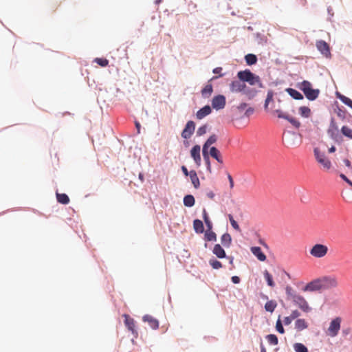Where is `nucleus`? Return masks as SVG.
Instances as JSON below:
<instances>
[{
    "label": "nucleus",
    "mask_w": 352,
    "mask_h": 352,
    "mask_svg": "<svg viewBox=\"0 0 352 352\" xmlns=\"http://www.w3.org/2000/svg\"><path fill=\"white\" fill-rule=\"evenodd\" d=\"M209 155L215 159L219 163L223 164V158L220 151L214 146L210 148Z\"/></svg>",
    "instance_id": "19"
},
{
    "label": "nucleus",
    "mask_w": 352,
    "mask_h": 352,
    "mask_svg": "<svg viewBox=\"0 0 352 352\" xmlns=\"http://www.w3.org/2000/svg\"><path fill=\"white\" fill-rule=\"evenodd\" d=\"M237 76L241 81L248 82L251 85H258L260 87L262 86L260 78L258 76L255 75L251 72L249 69L239 72Z\"/></svg>",
    "instance_id": "1"
},
{
    "label": "nucleus",
    "mask_w": 352,
    "mask_h": 352,
    "mask_svg": "<svg viewBox=\"0 0 352 352\" xmlns=\"http://www.w3.org/2000/svg\"><path fill=\"white\" fill-rule=\"evenodd\" d=\"M213 91V87L212 84L208 83L202 89L201 93L204 98H209Z\"/></svg>",
    "instance_id": "22"
},
{
    "label": "nucleus",
    "mask_w": 352,
    "mask_h": 352,
    "mask_svg": "<svg viewBox=\"0 0 352 352\" xmlns=\"http://www.w3.org/2000/svg\"><path fill=\"white\" fill-rule=\"evenodd\" d=\"M341 132L344 136L352 139V129L349 126H343L341 129Z\"/></svg>",
    "instance_id": "38"
},
{
    "label": "nucleus",
    "mask_w": 352,
    "mask_h": 352,
    "mask_svg": "<svg viewBox=\"0 0 352 352\" xmlns=\"http://www.w3.org/2000/svg\"><path fill=\"white\" fill-rule=\"evenodd\" d=\"M228 180H229V182H230V188H232L234 187L233 179H232V176L230 174L228 175Z\"/></svg>",
    "instance_id": "54"
},
{
    "label": "nucleus",
    "mask_w": 352,
    "mask_h": 352,
    "mask_svg": "<svg viewBox=\"0 0 352 352\" xmlns=\"http://www.w3.org/2000/svg\"><path fill=\"white\" fill-rule=\"evenodd\" d=\"M329 251V248L326 245L316 243L309 250V254L314 258H320L324 257Z\"/></svg>",
    "instance_id": "4"
},
{
    "label": "nucleus",
    "mask_w": 352,
    "mask_h": 352,
    "mask_svg": "<svg viewBox=\"0 0 352 352\" xmlns=\"http://www.w3.org/2000/svg\"><path fill=\"white\" fill-rule=\"evenodd\" d=\"M340 177L352 186V182L350 181L344 174H340Z\"/></svg>",
    "instance_id": "52"
},
{
    "label": "nucleus",
    "mask_w": 352,
    "mask_h": 352,
    "mask_svg": "<svg viewBox=\"0 0 352 352\" xmlns=\"http://www.w3.org/2000/svg\"><path fill=\"white\" fill-rule=\"evenodd\" d=\"M293 303L299 307L305 313L310 312L312 309L309 306L308 302L302 295L298 294L296 296H293L292 300Z\"/></svg>",
    "instance_id": "5"
},
{
    "label": "nucleus",
    "mask_w": 352,
    "mask_h": 352,
    "mask_svg": "<svg viewBox=\"0 0 352 352\" xmlns=\"http://www.w3.org/2000/svg\"><path fill=\"white\" fill-rule=\"evenodd\" d=\"M204 160L206 162V166H207V170L210 173H211L212 170H211V165H210V161L209 155H204Z\"/></svg>",
    "instance_id": "47"
},
{
    "label": "nucleus",
    "mask_w": 352,
    "mask_h": 352,
    "mask_svg": "<svg viewBox=\"0 0 352 352\" xmlns=\"http://www.w3.org/2000/svg\"><path fill=\"white\" fill-rule=\"evenodd\" d=\"M193 228L197 233H203L204 231V224L199 219H195L193 221Z\"/></svg>",
    "instance_id": "27"
},
{
    "label": "nucleus",
    "mask_w": 352,
    "mask_h": 352,
    "mask_svg": "<svg viewBox=\"0 0 352 352\" xmlns=\"http://www.w3.org/2000/svg\"><path fill=\"white\" fill-rule=\"evenodd\" d=\"M276 329L278 333H280L281 334H283L285 333V329L283 328V324H282V322H281L280 318H278V319L276 321Z\"/></svg>",
    "instance_id": "43"
},
{
    "label": "nucleus",
    "mask_w": 352,
    "mask_h": 352,
    "mask_svg": "<svg viewBox=\"0 0 352 352\" xmlns=\"http://www.w3.org/2000/svg\"><path fill=\"white\" fill-rule=\"evenodd\" d=\"M247 107V104L246 103H241L239 106V109H244L245 107Z\"/></svg>",
    "instance_id": "58"
},
{
    "label": "nucleus",
    "mask_w": 352,
    "mask_h": 352,
    "mask_svg": "<svg viewBox=\"0 0 352 352\" xmlns=\"http://www.w3.org/2000/svg\"><path fill=\"white\" fill-rule=\"evenodd\" d=\"M162 0H156V3H160Z\"/></svg>",
    "instance_id": "64"
},
{
    "label": "nucleus",
    "mask_w": 352,
    "mask_h": 352,
    "mask_svg": "<svg viewBox=\"0 0 352 352\" xmlns=\"http://www.w3.org/2000/svg\"><path fill=\"white\" fill-rule=\"evenodd\" d=\"M189 176L194 187L195 188H198L199 187L200 182L197 177V173L195 170H190L189 173Z\"/></svg>",
    "instance_id": "24"
},
{
    "label": "nucleus",
    "mask_w": 352,
    "mask_h": 352,
    "mask_svg": "<svg viewBox=\"0 0 352 352\" xmlns=\"http://www.w3.org/2000/svg\"><path fill=\"white\" fill-rule=\"evenodd\" d=\"M286 91L289 94V95L292 97L295 100H302L303 96L297 90L292 88L286 89Z\"/></svg>",
    "instance_id": "23"
},
{
    "label": "nucleus",
    "mask_w": 352,
    "mask_h": 352,
    "mask_svg": "<svg viewBox=\"0 0 352 352\" xmlns=\"http://www.w3.org/2000/svg\"><path fill=\"white\" fill-rule=\"evenodd\" d=\"M124 324L129 331H130L135 337L138 336V332L135 329V323L133 318H131L128 314H124Z\"/></svg>",
    "instance_id": "12"
},
{
    "label": "nucleus",
    "mask_w": 352,
    "mask_h": 352,
    "mask_svg": "<svg viewBox=\"0 0 352 352\" xmlns=\"http://www.w3.org/2000/svg\"><path fill=\"white\" fill-rule=\"evenodd\" d=\"M212 252L219 258H223L226 257V252L219 244L214 245Z\"/></svg>",
    "instance_id": "21"
},
{
    "label": "nucleus",
    "mask_w": 352,
    "mask_h": 352,
    "mask_svg": "<svg viewBox=\"0 0 352 352\" xmlns=\"http://www.w3.org/2000/svg\"><path fill=\"white\" fill-rule=\"evenodd\" d=\"M222 67H218L213 69L212 72L215 74H219V76H223V75L221 74Z\"/></svg>",
    "instance_id": "50"
},
{
    "label": "nucleus",
    "mask_w": 352,
    "mask_h": 352,
    "mask_svg": "<svg viewBox=\"0 0 352 352\" xmlns=\"http://www.w3.org/2000/svg\"><path fill=\"white\" fill-rule=\"evenodd\" d=\"M274 92L272 90H269L267 94V98L265 101V108L267 109L270 101L273 100Z\"/></svg>",
    "instance_id": "42"
},
{
    "label": "nucleus",
    "mask_w": 352,
    "mask_h": 352,
    "mask_svg": "<svg viewBox=\"0 0 352 352\" xmlns=\"http://www.w3.org/2000/svg\"><path fill=\"white\" fill-rule=\"evenodd\" d=\"M210 146H207L206 147H205V144L203 145V148H202V154H203V156L204 155H209V152H208V148H209Z\"/></svg>",
    "instance_id": "51"
},
{
    "label": "nucleus",
    "mask_w": 352,
    "mask_h": 352,
    "mask_svg": "<svg viewBox=\"0 0 352 352\" xmlns=\"http://www.w3.org/2000/svg\"><path fill=\"white\" fill-rule=\"evenodd\" d=\"M222 245L226 248H229L232 243V237L229 233L223 234L221 237Z\"/></svg>",
    "instance_id": "25"
},
{
    "label": "nucleus",
    "mask_w": 352,
    "mask_h": 352,
    "mask_svg": "<svg viewBox=\"0 0 352 352\" xmlns=\"http://www.w3.org/2000/svg\"><path fill=\"white\" fill-rule=\"evenodd\" d=\"M336 151V147L334 146H332L331 148H329V153H334Z\"/></svg>",
    "instance_id": "60"
},
{
    "label": "nucleus",
    "mask_w": 352,
    "mask_h": 352,
    "mask_svg": "<svg viewBox=\"0 0 352 352\" xmlns=\"http://www.w3.org/2000/svg\"><path fill=\"white\" fill-rule=\"evenodd\" d=\"M300 316V313L297 310H293L290 314L292 319H298V318Z\"/></svg>",
    "instance_id": "48"
},
{
    "label": "nucleus",
    "mask_w": 352,
    "mask_h": 352,
    "mask_svg": "<svg viewBox=\"0 0 352 352\" xmlns=\"http://www.w3.org/2000/svg\"><path fill=\"white\" fill-rule=\"evenodd\" d=\"M338 98L344 104L349 106L352 109V100L341 94L338 95Z\"/></svg>",
    "instance_id": "39"
},
{
    "label": "nucleus",
    "mask_w": 352,
    "mask_h": 352,
    "mask_svg": "<svg viewBox=\"0 0 352 352\" xmlns=\"http://www.w3.org/2000/svg\"><path fill=\"white\" fill-rule=\"evenodd\" d=\"M261 352H267L265 348L263 346L261 348Z\"/></svg>",
    "instance_id": "61"
},
{
    "label": "nucleus",
    "mask_w": 352,
    "mask_h": 352,
    "mask_svg": "<svg viewBox=\"0 0 352 352\" xmlns=\"http://www.w3.org/2000/svg\"><path fill=\"white\" fill-rule=\"evenodd\" d=\"M195 129V124L193 121H188L182 133V138L188 139L193 134Z\"/></svg>",
    "instance_id": "11"
},
{
    "label": "nucleus",
    "mask_w": 352,
    "mask_h": 352,
    "mask_svg": "<svg viewBox=\"0 0 352 352\" xmlns=\"http://www.w3.org/2000/svg\"><path fill=\"white\" fill-rule=\"evenodd\" d=\"M253 111H254V109H252V108H249L248 109H247L245 114L248 116V115H250V113H253Z\"/></svg>",
    "instance_id": "59"
},
{
    "label": "nucleus",
    "mask_w": 352,
    "mask_h": 352,
    "mask_svg": "<svg viewBox=\"0 0 352 352\" xmlns=\"http://www.w3.org/2000/svg\"><path fill=\"white\" fill-rule=\"evenodd\" d=\"M135 125H136V127L138 128V131H140V124L139 123H138V122H137V123L135 124ZM139 132H140V131H138V133H139Z\"/></svg>",
    "instance_id": "62"
},
{
    "label": "nucleus",
    "mask_w": 352,
    "mask_h": 352,
    "mask_svg": "<svg viewBox=\"0 0 352 352\" xmlns=\"http://www.w3.org/2000/svg\"><path fill=\"white\" fill-rule=\"evenodd\" d=\"M309 327L308 322L303 318H298L295 321L294 328L297 331H302Z\"/></svg>",
    "instance_id": "17"
},
{
    "label": "nucleus",
    "mask_w": 352,
    "mask_h": 352,
    "mask_svg": "<svg viewBox=\"0 0 352 352\" xmlns=\"http://www.w3.org/2000/svg\"><path fill=\"white\" fill-rule=\"evenodd\" d=\"M216 78H217V76H214V77H212V78L210 79V80H214V79H216Z\"/></svg>",
    "instance_id": "63"
},
{
    "label": "nucleus",
    "mask_w": 352,
    "mask_h": 352,
    "mask_svg": "<svg viewBox=\"0 0 352 352\" xmlns=\"http://www.w3.org/2000/svg\"><path fill=\"white\" fill-rule=\"evenodd\" d=\"M207 196H208V197H209L210 199H212L214 198V194L212 191H210V192H208L207 193Z\"/></svg>",
    "instance_id": "57"
},
{
    "label": "nucleus",
    "mask_w": 352,
    "mask_h": 352,
    "mask_svg": "<svg viewBox=\"0 0 352 352\" xmlns=\"http://www.w3.org/2000/svg\"><path fill=\"white\" fill-rule=\"evenodd\" d=\"M230 222L234 229H235L237 231H240V228L237 222L234 219L232 214L228 215Z\"/></svg>",
    "instance_id": "45"
},
{
    "label": "nucleus",
    "mask_w": 352,
    "mask_h": 352,
    "mask_svg": "<svg viewBox=\"0 0 352 352\" xmlns=\"http://www.w3.org/2000/svg\"><path fill=\"white\" fill-rule=\"evenodd\" d=\"M182 170L183 172V173L184 174L185 176H188L189 175V173L187 168L185 166H182Z\"/></svg>",
    "instance_id": "55"
},
{
    "label": "nucleus",
    "mask_w": 352,
    "mask_h": 352,
    "mask_svg": "<svg viewBox=\"0 0 352 352\" xmlns=\"http://www.w3.org/2000/svg\"><path fill=\"white\" fill-rule=\"evenodd\" d=\"M298 88L302 91L306 98L309 100H316L319 95L318 89L311 88V84L307 80H303L298 85Z\"/></svg>",
    "instance_id": "2"
},
{
    "label": "nucleus",
    "mask_w": 352,
    "mask_h": 352,
    "mask_svg": "<svg viewBox=\"0 0 352 352\" xmlns=\"http://www.w3.org/2000/svg\"><path fill=\"white\" fill-rule=\"evenodd\" d=\"M304 292H317L322 290L320 278L308 283L302 289Z\"/></svg>",
    "instance_id": "9"
},
{
    "label": "nucleus",
    "mask_w": 352,
    "mask_h": 352,
    "mask_svg": "<svg viewBox=\"0 0 352 352\" xmlns=\"http://www.w3.org/2000/svg\"><path fill=\"white\" fill-rule=\"evenodd\" d=\"M267 342L272 345H276L278 343V338L274 334H269L266 336Z\"/></svg>",
    "instance_id": "36"
},
{
    "label": "nucleus",
    "mask_w": 352,
    "mask_h": 352,
    "mask_svg": "<svg viewBox=\"0 0 352 352\" xmlns=\"http://www.w3.org/2000/svg\"><path fill=\"white\" fill-rule=\"evenodd\" d=\"M143 321L147 322L150 327L153 329H157L159 327L158 320L150 315H145L143 316Z\"/></svg>",
    "instance_id": "16"
},
{
    "label": "nucleus",
    "mask_w": 352,
    "mask_h": 352,
    "mask_svg": "<svg viewBox=\"0 0 352 352\" xmlns=\"http://www.w3.org/2000/svg\"><path fill=\"white\" fill-rule=\"evenodd\" d=\"M342 319L340 317H336L333 319L327 329V334L330 337H336L340 329Z\"/></svg>",
    "instance_id": "7"
},
{
    "label": "nucleus",
    "mask_w": 352,
    "mask_h": 352,
    "mask_svg": "<svg viewBox=\"0 0 352 352\" xmlns=\"http://www.w3.org/2000/svg\"><path fill=\"white\" fill-rule=\"evenodd\" d=\"M285 292L287 296V299L289 300H292L293 299V296H296L298 294L293 290V289L290 286H287L285 288Z\"/></svg>",
    "instance_id": "37"
},
{
    "label": "nucleus",
    "mask_w": 352,
    "mask_h": 352,
    "mask_svg": "<svg viewBox=\"0 0 352 352\" xmlns=\"http://www.w3.org/2000/svg\"><path fill=\"white\" fill-rule=\"evenodd\" d=\"M298 113L302 118H308L311 116V109L308 107L302 106V107H300L298 109Z\"/></svg>",
    "instance_id": "26"
},
{
    "label": "nucleus",
    "mask_w": 352,
    "mask_h": 352,
    "mask_svg": "<svg viewBox=\"0 0 352 352\" xmlns=\"http://www.w3.org/2000/svg\"><path fill=\"white\" fill-rule=\"evenodd\" d=\"M293 319H292L291 316H287V317H285L284 319H283V323L285 324V325H289L292 323Z\"/></svg>",
    "instance_id": "49"
},
{
    "label": "nucleus",
    "mask_w": 352,
    "mask_h": 352,
    "mask_svg": "<svg viewBox=\"0 0 352 352\" xmlns=\"http://www.w3.org/2000/svg\"><path fill=\"white\" fill-rule=\"evenodd\" d=\"M314 153L318 163L322 166L324 170H329L332 167V164L324 153H322L318 148H315Z\"/></svg>",
    "instance_id": "3"
},
{
    "label": "nucleus",
    "mask_w": 352,
    "mask_h": 352,
    "mask_svg": "<svg viewBox=\"0 0 352 352\" xmlns=\"http://www.w3.org/2000/svg\"><path fill=\"white\" fill-rule=\"evenodd\" d=\"M246 63L249 65H254L257 61V57L253 54H248L245 56Z\"/></svg>",
    "instance_id": "32"
},
{
    "label": "nucleus",
    "mask_w": 352,
    "mask_h": 352,
    "mask_svg": "<svg viewBox=\"0 0 352 352\" xmlns=\"http://www.w3.org/2000/svg\"><path fill=\"white\" fill-rule=\"evenodd\" d=\"M294 349L296 352H308L307 348L302 343H295Z\"/></svg>",
    "instance_id": "35"
},
{
    "label": "nucleus",
    "mask_w": 352,
    "mask_h": 352,
    "mask_svg": "<svg viewBox=\"0 0 352 352\" xmlns=\"http://www.w3.org/2000/svg\"><path fill=\"white\" fill-rule=\"evenodd\" d=\"M200 150L201 148L199 145H195L190 151V155L197 166H199L201 164Z\"/></svg>",
    "instance_id": "13"
},
{
    "label": "nucleus",
    "mask_w": 352,
    "mask_h": 352,
    "mask_svg": "<svg viewBox=\"0 0 352 352\" xmlns=\"http://www.w3.org/2000/svg\"><path fill=\"white\" fill-rule=\"evenodd\" d=\"M275 112L277 114V117L278 118H282V119L287 120L295 128L298 129L300 126L301 124H300V121L298 120L294 117L289 116L288 114L284 113L280 109H277L275 111Z\"/></svg>",
    "instance_id": "8"
},
{
    "label": "nucleus",
    "mask_w": 352,
    "mask_h": 352,
    "mask_svg": "<svg viewBox=\"0 0 352 352\" xmlns=\"http://www.w3.org/2000/svg\"><path fill=\"white\" fill-rule=\"evenodd\" d=\"M264 276L267 283V285L272 287H274L275 284L272 278V276L269 273L267 270H265Z\"/></svg>",
    "instance_id": "34"
},
{
    "label": "nucleus",
    "mask_w": 352,
    "mask_h": 352,
    "mask_svg": "<svg viewBox=\"0 0 352 352\" xmlns=\"http://www.w3.org/2000/svg\"><path fill=\"white\" fill-rule=\"evenodd\" d=\"M231 279H232V283H234V284L239 283L240 280H241L239 276H232Z\"/></svg>",
    "instance_id": "53"
},
{
    "label": "nucleus",
    "mask_w": 352,
    "mask_h": 352,
    "mask_svg": "<svg viewBox=\"0 0 352 352\" xmlns=\"http://www.w3.org/2000/svg\"><path fill=\"white\" fill-rule=\"evenodd\" d=\"M322 289H329L338 287V279L335 276H323L320 277Z\"/></svg>",
    "instance_id": "6"
},
{
    "label": "nucleus",
    "mask_w": 352,
    "mask_h": 352,
    "mask_svg": "<svg viewBox=\"0 0 352 352\" xmlns=\"http://www.w3.org/2000/svg\"><path fill=\"white\" fill-rule=\"evenodd\" d=\"M94 61L101 67H107L109 65V60L106 58H96Z\"/></svg>",
    "instance_id": "44"
},
{
    "label": "nucleus",
    "mask_w": 352,
    "mask_h": 352,
    "mask_svg": "<svg viewBox=\"0 0 352 352\" xmlns=\"http://www.w3.org/2000/svg\"><path fill=\"white\" fill-rule=\"evenodd\" d=\"M226 106V98L223 95H218L213 98L212 100V107L217 109H222Z\"/></svg>",
    "instance_id": "10"
},
{
    "label": "nucleus",
    "mask_w": 352,
    "mask_h": 352,
    "mask_svg": "<svg viewBox=\"0 0 352 352\" xmlns=\"http://www.w3.org/2000/svg\"><path fill=\"white\" fill-rule=\"evenodd\" d=\"M277 306L274 300H269L265 305V309L267 311L272 313Z\"/></svg>",
    "instance_id": "31"
},
{
    "label": "nucleus",
    "mask_w": 352,
    "mask_h": 352,
    "mask_svg": "<svg viewBox=\"0 0 352 352\" xmlns=\"http://www.w3.org/2000/svg\"><path fill=\"white\" fill-rule=\"evenodd\" d=\"M217 140V137L216 135L213 134L210 135L208 140L205 142V147L207 146H211L212 144H214Z\"/></svg>",
    "instance_id": "41"
},
{
    "label": "nucleus",
    "mask_w": 352,
    "mask_h": 352,
    "mask_svg": "<svg viewBox=\"0 0 352 352\" xmlns=\"http://www.w3.org/2000/svg\"><path fill=\"white\" fill-rule=\"evenodd\" d=\"M195 198L191 195H186L184 198V204L187 207H192L195 205Z\"/></svg>",
    "instance_id": "29"
},
{
    "label": "nucleus",
    "mask_w": 352,
    "mask_h": 352,
    "mask_svg": "<svg viewBox=\"0 0 352 352\" xmlns=\"http://www.w3.org/2000/svg\"><path fill=\"white\" fill-rule=\"evenodd\" d=\"M344 163L345 164V165L347 167L352 169V166H351V162L349 160H347V159L344 160Z\"/></svg>",
    "instance_id": "56"
},
{
    "label": "nucleus",
    "mask_w": 352,
    "mask_h": 352,
    "mask_svg": "<svg viewBox=\"0 0 352 352\" xmlns=\"http://www.w3.org/2000/svg\"><path fill=\"white\" fill-rule=\"evenodd\" d=\"M245 87V82L241 80L233 81L230 85V90L232 92H240L243 91Z\"/></svg>",
    "instance_id": "15"
},
{
    "label": "nucleus",
    "mask_w": 352,
    "mask_h": 352,
    "mask_svg": "<svg viewBox=\"0 0 352 352\" xmlns=\"http://www.w3.org/2000/svg\"><path fill=\"white\" fill-rule=\"evenodd\" d=\"M56 199L58 203L67 204L69 202V197L65 193H56Z\"/></svg>",
    "instance_id": "28"
},
{
    "label": "nucleus",
    "mask_w": 352,
    "mask_h": 352,
    "mask_svg": "<svg viewBox=\"0 0 352 352\" xmlns=\"http://www.w3.org/2000/svg\"><path fill=\"white\" fill-rule=\"evenodd\" d=\"M203 218H204V222H205V223L206 225L207 228H208V230H212V223L211 221L209 219V217L208 215V213H207L206 209L203 210Z\"/></svg>",
    "instance_id": "33"
},
{
    "label": "nucleus",
    "mask_w": 352,
    "mask_h": 352,
    "mask_svg": "<svg viewBox=\"0 0 352 352\" xmlns=\"http://www.w3.org/2000/svg\"><path fill=\"white\" fill-rule=\"evenodd\" d=\"M206 131H207V126L203 125L197 129V135L198 136H201V135H204L206 133Z\"/></svg>",
    "instance_id": "46"
},
{
    "label": "nucleus",
    "mask_w": 352,
    "mask_h": 352,
    "mask_svg": "<svg viewBox=\"0 0 352 352\" xmlns=\"http://www.w3.org/2000/svg\"><path fill=\"white\" fill-rule=\"evenodd\" d=\"M211 108L210 106L206 105L203 108L200 109L196 113V117L199 120L203 119L211 113Z\"/></svg>",
    "instance_id": "20"
},
{
    "label": "nucleus",
    "mask_w": 352,
    "mask_h": 352,
    "mask_svg": "<svg viewBox=\"0 0 352 352\" xmlns=\"http://www.w3.org/2000/svg\"><path fill=\"white\" fill-rule=\"evenodd\" d=\"M318 50L325 56L330 55V50L329 45L324 41H319L316 43Z\"/></svg>",
    "instance_id": "14"
},
{
    "label": "nucleus",
    "mask_w": 352,
    "mask_h": 352,
    "mask_svg": "<svg viewBox=\"0 0 352 352\" xmlns=\"http://www.w3.org/2000/svg\"><path fill=\"white\" fill-rule=\"evenodd\" d=\"M205 239L208 241H215L217 240V235L212 230L207 228L205 232Z\"/></svg>",
    "instance_id": "30"
},
{
    "label": "nucleus",
    "mask_w": 352,
    "mask_h": 352,
    "mask_svg": "<svg viewBox=\"0 0 352 352\" xmlns=\"http://www.w3.org/2000/svg\"><path fill=\"white\" fill-rule=\"evenodd\" d=\"M209 264L214 270H218V269H220L221 267H222L221 263L214 258L210 259Z\"/></svg>",
    "instance_id": "40"
},
{
    "label": "nucleus",
    "mask_w": 352,
    "mask_h": 352,
    "mask_svg": "<svg viewBox=\"0 0 352 352\" xmlns=\"http://www.w3.org/2000/svg\"><path fill=\"white\" fill-rule=\"evenodd\" d=\"M251 252L260 261H265L266 260V256L262 252L260 247H252Z\"/></svg>",
    "instance_id": "18"
}]
</instances>
